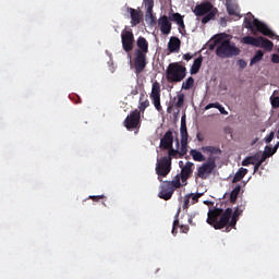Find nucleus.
<instances>
[{"label": "nucleus", "mask_w": 279, "mask_h": 279, "mask_svg": "<svg viewBox=\"0 0 279 279\" xmlns=\"http://www.w3.org/2000/svg\"><path fill=\"white\" fill-rule=\"evenodd\" d=\"M243 210H245L243 205L235 207L234 210L230 207L226 211L221 208L210 209L207 214V223L215 230H223V228H226V232H230L232 228L236 230V223L239 217L243 215Z\"/></svg>", "instance_id": "obj_1"}, {"label": "nucleus", "mask_w": 279, "mask_h": 279, "mask_svg": "<svg viewBox=\"0 0 279 279\" xmlns=\"http://www.w3.org/2000/svg\"><path fill=\"white\" fill-rule=\"evenodd\" d=\"M203 154H209L207 162H204L201 167L197 168L195 172V180L201 178V180H208L210 174L217 168V163L215 162V158L213 156L221 154V149L215 146H203L202 148Z\"/></svg>", "instance_id": "obj_2"}, {"label": "nucleus", "mask_w": 279, "mask_h": 279, "mask_svg": "<svg viewBox=\"0 0 279 279\" xmlns=\"http://www.w3.org/2000/svg\"><path fill=\"white\" fill-rule=\"evenodd\" d=\"M137 49L134 51V71L136 75H141L147 68V53H149V41L143 36L136 40Z\"/></svg>", "instance_id": "obj_3"}, {"label": "nucleus", "mask_w": 279, "mask_h": 279, "mask_svg": "<svg viewBox=\"0 0 279 279\" xmlns=\"http://www.w3.org/2000/svg\"><path fill=\"white\" fill-rule=\"evenodd\" d=\"M226 34H220L216 36L215 45H216V56L218 58H234V56L241 54V49L236 47V44L230 41V39H226Z\"/></svg>", "instance_id": "obj_4"}, {"label": "nucleus", "mask_w": 279, "mask_h": 279, "mask_svg": "<svg viewBox=\"0 0 279 279\" xmlns=\"http://www.w3.org/2000/svg\"><path fill=\"white\" fill-rule=\"evenodd\" d=\"M244 27L246 29H251V32H259L263 36H267L272 40H279V36L267 26V24L260 22L258 19H255L252 13H248L247 16L244 19Z\"/></svg>", "instance_id": "obj_5"}, {"label": "nucleus", "mask_w": 279, "mask_h": 279, "mask_svg": "<svg viewBox=\"0 0 279 279\" xmlns=\"http://www.w3.org/2000/svg\"><path fill=\"white\" fill-rule=\"evenodd\" d=\"M217 12H219V10L215 8V5L210 3V1H204L201 4H196L193 10L195 16H203L201 21L203 25H206V23H210V21H215Z\"/></svg>", "instance_id": "obj_6"}, {"label": "nucleus", "mask_w": 279, "mask_h": 279, "mask_svg": "<svg viewBox=\"0 0 279 279\" xmlns=\"http://www.w3.org/2000/svg\"><path fill=\"white\" fill-rule=\"evenodd\" d=\"M160 191L158 197L169 202L173 197L177 189H182V182H180V174L173 177L172 181H160Z\"/></svg>", "instance_id": "obj_7"}, {"label": "nucleus", "mask_w": 279, "mask_h": 279, "mask_svg": "<svg viewBox=\"0 0 279 279\" xmlns=\"http://www.w3.org/2000/svg\"><path fill=\"white\" fill-rule=\"evenodd\" d=\"M166 77L170 84H178L186 77V66L180 62L170 63L166 70Z\"/></svg>", "instance_id": "obj_8"}, {"label": "nucleus", "mask_w": 279, "mask_h": 279, "mask_svg": "<svg viewBox=\"0 0 279 279\" xmlns=\"http://www.w3.org/2000/svg\"><path fill=\"white\" fill-rule=\"evenodd\" d=\"M171 157H161L156 165V173L159 182H162V178H167L168 173H171Z\"/></svg>", "instance_id": "obj_9"}, {"label": "nucleus", "mask_w": 279, "mask_h": 279, "mask_svg": "<svg viewBox=\"0 0 279 279\" xmlns=\"http://www.w3.org/2000/svg\"><path fill=\"white\" fill-rule=\"evenodd\" d=\"M123 125L126 130H141V111L138 109L131 111L124 119Z\"/></svg>", "instance_id": "obj_10"}, {"label": "nucleus", "mask_w": 279, "mask_h": 279, "mask_svg": "<svg viewBox=\"0 0 279 279\" xmlns=\"http://www.w3.org/2000/svg\"><path fill=\"white\" fill-rule=\"evenodd\" d=\"M121 43L125 53H131V51H134V33L132 32V28H124L122 31Z\"/></svg>", "instance_id": "obj_11"}, {"label": "nucleus", "mask_w": 279, "mask_h": 279, "mask_svg": "<svg viewBox=\"0 0 279 279\" xmlns=\"http://www.w3.org/2000/svg\"><path fill=\"white\" fill-rule=\"evenodd\" d=\"M180 136H181V155L184 156L189 151V131L186 129V116L181 117V126H180Z\"/></svg>", "instance_id": "obj_12"}, {"label": "nucleus", "mask_w": 279, "mask_h": 279, "mask_svg": "<svg viewBox=\"0 0 279 279\" xmlns=\"http://www.w3.org/2000/svg\"><path fill=\"white\" fill-rule=\"evenodd\" d=\"M179 165L181 168V173L179 174L180 181L182 182V186H186V184H189V178L193 175V167H195V165L191 161H187L185 166H183L184 162L180 161Z\"/></svg>", "instance_id": "obj_13"}, {"label": "nucleus", "mask_w": 279, "mask_h": 279, "mask_svg": "<svg viewBox=\"0 0 279 279\" xmlns=\"http://www.w3.org/2000/svg\"><path fill=\"white\" fill-rule=\"evenodd\" d=\"M128 12L131 16V25L132 27H136V25H141V22L143 21V13L141 10L129 8Z\"/></svg>", "instance_id": "obj_14"}, {"label": "nucleus", "mask_w": 279, "mask_h": 279, "mask_svg": "<svg viewBox=\"0 0 279 279\" xmlns=\"http://www.w3.org/2000/svg\"><path fill=\"white\" fill-rule=\"evenodd\" d=\"M170 21H173L179 26V32L184 36L186 34V25H184V17L180 13H172Z\"/></svg>", "instance_id": "obj_15"}, {"label": "nucleus", "mask_w": 279, "mask_h": 279, "mask_svg": "<svg viewBox=\"0 0 279 279\" xmlns=\"http://www.w3.org/2000/svg\"><path fill=\"white\" fill-rule=\"evenodd\" d=\"M160 147L161 149H171L173 147V131L169 130L165 133L160 140Z\"/></svg>", "instance_id": "obj_16"}, {"label": "nucleus", "mask_w": 279, "mask_h": 279, "mask_svg": "<svg viewBox=\"0 0 279 279\" xmlns=\"http://www.w3.org/2000/svg\"><path fill=\"white\" fill-rule=\"evenodd\" d=\"M158 25L160 27L161 34H165V36H168V34H171V22L169 21V17L167 15H162L158 20Z\"/></svg>", "instance_id": "obj_17"}, {"label": "nucleus", "mask_w": 279, "mask_h": 279, "mask_svg": "<svg viewBox=\"0 0 279 279\" xmlns=\"http://www.w3.org/2000/svg\"><path fill=\"white\" fill-rule=\"evenodd\" d=\"M180 45H182L180 38L171 37L168 43V50L170 51V53H178V51H180Z\"/></svg>", "instance_id": "obj_18"}, {"label": "nucleus", "mask_w": 279, "mask_h": 279, "mask_svg": "<svg viewBox=\"0 0 279 279\" xmlns=\"http://www.w3.org/2000/svg\"><path fill=\"white\" fill-rule=\"evenodd\" d=\"M204 62V57L199 56L196 58L190 69L191 75H197L199 73V69H202V64Z\"/></svg>", "instance_id": "obj_19"}, {"label": "nucleus", "mask_w": 279, "mask_h": 279, "mask_svg": "<svg viewBox=\"0 0 279 279\" xmlns=\"http://www.w3.org/2000/svg\"><path fill=\"white\" fill-rule=\"evenodd\" d=\"M257 47H262V49H265L266 51H271L274 49V43L263 36H259Z\"/></svg>", "instance_id": "obj_20"}, {"label": "nucleus", "mask_w": 279, "mask_h": 279, "mask_svg": "<svg viewBox=\"0 0 279 279\" xmlns=\"http://www.w3.org/2000/svg\"><path fill=\"white\" fill-rule=\"evenodd\" d=\"M146 8V16L150 19V25L154 26L156 25L157 21L156 17L154 16V3L151 4H144Z\"/></svg>", "instance_id": "obj_21"}, {"label": "nucleus", "mask_w": 279, "mask_h": 279, "mask_svg": "<svg viewBox=\"0 0 279 279\" xmlns=\"http://www.w3.org/2000/svg\"><path fill=\"white\" fill-rule=\"evenodd\" d=\"M246 175L247 169L240 168L232 179L233 184H236V182H241V180H243Z\"/></svg>", "instance_id": "obj_22"}, {"label": "nucleus", "mask_w": 279, "mask_h": 279, "mask_svg": "<svg viewBox=\"0 0 279 279\" xmlns=\"http://www.w3.org/2000/svg\"><path fill=\"white\" fill-rule=\"evenodd\" d=\"M227 12L230 16H239V5L232 2H227Z\"/></svg>", "instance_id": "obj_23"}, {"label": "nucleus", "mask_w": 279, "mask_h": 279, "mask_svg": "<svg viewBox=\"0 0 279 279\" xmlns=\"http://www.w3.org/2000/svg\"><path fill=\"white\" fill-rule=\"evenodd\" d=\"M243 45H252V47H258V37L245 36L241 39Z\"/></svg>", "instance_id": "obj_24"}, {"label": "nucleus", "mask_w": 279, "mask_h": 279, "mask_svg": "<svg viewBox=\"0 0 279 279\" xmlns=\"http://www.w3.org/2000/svg\"><path fill=\"white\" fill-rule=\"evenodd\" d=\"M190 154L195 162H205L206 160V157L197 149H192Z\"/></svg>", "instance_id": "obj_25"}, {"label": "nucleus", "mask_w": 279, "mask_h": 279, "mask_svg": "<svg viewBox=\"0 0 279 279\" xmlns=\"http://www.w3.org/2000/svg\"><path fill=\"white\" fill-rule=\"evenodd\" d=\"M264 56H265V52H263V50H257L255 56L251 59L250 65L254 66V64H257V62H260Z\"/></svg>", "instance_id": "obj_26"}, {"label": "nucleus", "mask_w": 279, "mask_h": 279, "mask_svg": "<svg viewBox=\"0 0 279 279\" xmlns=\"http://www.w3.org/2000/svg\"><path fill=\"white\" fill-rule=\"evenodd\" d=\"M239 193H241V185H236L232 191H231V194H230V203L231 204H235L236 203V199L239 197Z\"/></svg>", "instance_id": "obj_27"}, {"label": "nucleus", "mask_w": 279, "mask_h": 279, "mask_svg": "<svg viewBox=\"0 0 279 279\" xmlns=\"http://www.w3.org/2000/svg\"><path fill=\"white\" fill-rule=\"evenodd\" d=\"M195 85V78L193 76H190L189 78L185 80V82L182 83V88L183 90H191L193 86Z\"/></svg>", "instance_id": "obj_28"}, {"label": "nucleus", "mask_w": 279, "mask_h": 279, "mask_svg": "<svg viewBox=\"0 0 279 279\" xmlns=\"http://www.w3.org/2000/svg\"><path fill=\"white\" fill-rule=\"evenodd\" d=\"M150 97H160V83L158 81L153 84Z\"/></svg>", "instance_id": "obj_29"}, {"label": "nucleus", "mask_w": 279, "mask_h": 279, "mask_svg": "<svg viewBox=\"0 0 279 279\" xmlns=\"http://www.w3.org/2000/svg\"><path fill=\"white\" fill-rule=\"evenodd\" d=\"M154 107L158 112H162V105H160V96H150Z\"/></svg>", "instance_id": "obj_30"}, {"label": "nucleus", "mask_w": 279, "mask_h": 279, "mask_svg": "<svg viewBox=\"0 0 279 279\" xmlns=\"http://www.w3.org/2000/svg\"><path fill=\"white\" fill-rule=\"evenodd\" d=\"M257 160H258V157L251 156V157L245 158L242 161V165H243V167H248V165H256Z\"/></svg>", "instance_id": "obj_31"}, {"label": "nucleus", "mask_w": 279, "mask_h": 279, "mask_svg": "<svg viewBox=\"0 0 279 279\" xmlns=\"http://www.w3.org/2000/svg\"><path fill=\"white\" fill-rule=\"evenodd\" d=\"M147 108H149V99H146L144 101H141L140 99V105H138V112H145V110H147Z\"/></svg>", "instance_id": "obj_32"}, {"label": "nucleus", "mask_w": 279, "mask_h": 279, "mask_svg": "<svg viewBox=\"0 0 279 279\" xmlns=\"http://www.w3.org/2000/svg\"><path fill=\"white\" fill-rule=\"evenodd\" d=\"M202 195H203L202 193H196V194L191 193V194H187V197L190 199H192L191 204H197V202H199V197H202Z\"/></svg>", "instance_id": "obj_33"}, {"label": "nucleus", "mask_w": 279, "mask_h": 279, "mask_svg": "<svg viewBox=\"0 0 279 279\" xmlns=\"http://www.w3.org/2000/svg\"><path fill=\"white\" fill-rule=\"evenodd\" d=\"M178 101L174 104L175 108H182L184 106V94H179L177 96Z\"/></svg>", "instance_id": "obj_34"}, {"label": "nucleus", "mask_w": 279, "mask_h": 279, "mask_svg": "<svg viewBox=\"0 0 279 279\" xmlns=\"http://www.w3.org/2000/svg\"><path fill=\"white\" fill-rule=\"evenodd\" d=\"M179 151L173 149V147L168 148V156H165L163 158H175L178 156Z\"/></svg>", "instance_id": "obj_35"}, {"label": "nucleus", "mask_w": 279, "mask_h": 279, "mask_svg": "<svg viewBox=\"0 0 279 279\" xmlns=\"http://www.w3.org/2000/svg\"><path fill=\"white\" fill-rule=\"evenodd\" d=\"M270 104H271L272 108H279V97L278 96H276V97L271 96L270 97Z\"/></svg>", "instance_id": "obj_36"}, {"label": "nucleus", "mask_w": 279, "mask_h": 279, "mask_svg": "<svg viewBox=\"0 0 279 279\" xmlns=\"http://www.w3.org/2000/svg\"><path fill=\"white\" fill-rule=\"evenodd\" d=\"M264 154L268 157L271 158V156H274V154H276V151H274V148H271L270 146H266Z\"/></svg>", "instance_id": "obj_37"}, {"label": "nucleus", "mask_w": 279, "mask_h": 279, "mask_svg": "<svg viewBox=\"0 0 279 279\" xmlns=\"http://www.w3.org/2000/svg\"><path fill=\"white\" fill-rule=\"evenodd\" d=\"M189 206H191V198H189V196L185 195L184 203H183V210H189Z\"/></svg>", "instance_id": "obj_38"}, {"label": "nucleus", "mask_w": 279, "mask_h": 279, "mask_svg": "<svg viewBox=\"0 0 279 279\" xmlns=\"http://www.w3.org/2000/svg\"><path fill=\"white\" fill-rule=\"evenodd\" d=\"M236 64H238V66H239L241 70H243V69H245V66H247V62H245V60H243V59L238 60V61H236Z\"/></svg>", "instance_id": "obj_39"}, {"label": "nucleus", "mask_w": 279, "mask_h": 279, "mask_svg": "<svg viewBox=\"0 0 279 279\" xmlns=\"http://www.w3.org/2000/svg\"><path fill=\"white\" fill-rule=\"evenodd\" d=\"M274 136H276V134L274 132H270L268 136H266L265 138V143L267 145H269V143H271L274 141Z\"/></svg>", "instance_id": "obj_40"}, {"label": "nucleus", "mask_w": 279, "mask_h": 279, "mask_svg": "<svg viewBox=\"0 0 279 279\" xmlns=\"http://www.w3.org/2000/svg\"><path fill=\"white\" fill-rule=\"evenodd\" d=\"M178 217H180V208L178 209V213L175 215L172 228H178V226H180V220L178 219Z\"/></svg>", "instance_id": "obj_41"}, {"label": "nucleus", "mask_w": 279, "mask_h": 279, "mask_svg": "<svg viewBox=\"0 0 279 279\" xmlns=\"http://www.w3.org/2000/svg\"><path fill=\"white\" fill-rule=\"evenodd\" d=\"M180 230H181V232H183V234H187L189 230H191V229H190L189 225H181Z\"/></svg>", "instance_id": "obj_42"}, {"label": "nucleus", "mask_w": 279, "mask_h": 279, "mask_svg": "<svg viewBox=\"0 0 279 279\" xmlns=\"http://www.w3.org/2000/svg\"><path fill=\"white\" fill-rule=\"evenodd\" d=\"M216 108L217 110H219L220 114H228V111H226V108H223L221 104L218 102V106Z\"/></svg>", "instance_id": "obj_43"}, {"label": "nucleus", "mask_w": 279, "mask_h": 279, "mask_svg": "<svg viewBox=\"0 0 279 279\" xmlns=\"http://www.w3.org/2000/svg\"><path fill=\"white\" fill-rule=\"evenodd\" d=\"M195 54L185 53L183 54V60H186V62H189L190 60H193Z\"/></svg>", "instance_id": "obj_44"}, {"label": "nucleus", "mask_w": 279, "mask_h": 279, "mask_svg": "<svg viewBox=\"0 0 279 279\" xmlns=\"http://www.w3.org/2000/svg\"><path fill=\"white\" fill-rule=\"evenodd\" d=\"M217 106H219V102H211V104H208V105L205 107V110H210V108H217Z\"/></svg>", "instance_id": "obj_45"}, {"label": "nucleus", "mask_w": 279, "mask_h": 279, "mask_svg": "<svg viewBox=\"0 0 279 279\" xmlns=\"http://www.w3.org/2000/svg\"><path fill=\"white\" fill-rule=\"evenodd\" d=\"M105 195H98V196H89V199H93V202H97L98 199H105Z\"/></svg>", "instance_id": "obj_46"}, {"label": "nucleus", "mask_w": 279, "mask_h": 279, "mask_svg": "<svg viewBox=\"0 0 279 279\" xmlns=\"http://www.w3.org/2000/svg\"><path fill=\"white\" fill-rule=\"evenodd\" d=\"M271 62H274V64H279V54H272Z\"/></svg>", "instance_id": "obj_47"}, {"label": "nucleus", "mask_w": 279, "mask_h": 279, "mask_svg": "<svg viewBox=\"0 0 279 279\" xmlns=\"http://www.w3.org/2000/svg\"><path fill=\"white\" fill-rule=\"evenodd\" d=\"M255 166H254V173H256V171H258V169H260V166L263 165V163H260V161H255V163H254Z\"/></svg>", "instance_id": "obj_48"}, {"label": "nucleus", "mask_w": 279, "mask_h": 279, "mask_svg": "<svg viewBox=\"0 0 279 279\" xmlns=\"http://www.w3.org/2000/svg\"><path fill=\"white\" fill-rule=\"evenodd\" d=\"M267 158H269V157L266 156V155L263 153L260 159H259V160L257 159V161L260 162V165H263V162H265V160H267Z\"/></svg>", "instance_id": "obj_49"}, {"label": "nucleus", "mask_w": 279, "mask_h": 279, "mask_svg": "<svg viewBox=\"0 0 279 279\" xmlns=\"http://www.w3.org/2000/svg\"><path fill=\"white\" fill-rule=\"evenodd\" d=\"M196 138L199 143H202L204 141V137H202V133H197L196 134Z\"/></svg>", "instance_id": "obj_50"}, {"label": "nucleus", "mask_w": 279, "mask_h": 279, "mask_svg": "<svg viewBox=\"0 0 279 279\" xmlns=\"http://www.w3.org/2000/svg\"><path fill=\"white\" fill-rule=\"evenodd\" d=\"M151 3H154V0H143V5Z\"/></svg>", "instance_id": "obj_51"}, {"label": "nucleus", "mask_w": 279, "mask_h": 279, "mask_svg": "<svg viewBox=\"0 0 279 279\" xmlns=\"http://www.w3.org/2000/svg\"><path fill=\"white\" fill-rule=\"evenodd\" d=\"M167 112H168V114H171V112H173V106H169L167 108Z\"/></svg>", "instance_id": "obj_52"}, {"label": "nucleus", "mask_w": 279, "mask_h": 279, "mask_svg": "<svg viewBox=\"0 0 279 279\" xmlns=\"http://www.w3.org/2000/svg\"><path fill=\"white\" fill-rule=\"evenodd\" d=\"M278 147H279V142H277V144L274 146V151H278Z\"/></svg>", "instance_id": "obj_53"}, {"label": "nucleus", "mask_w": 279, "mask_h": 279, "mask_svg": "<svg viewBox=\"0 0 279 279\" xmlns=\"http://www.w3.org/2000/svg\"><path fill=\"white\" fill-rule=\"evenodd\" d=\"M172 234H178V229L175 227H172Z\"/></svg>", "instance_id": "obj_54"}, {"label": "nucleus", "mask_w": 279, "mask_h": 279, "mask_svg": "<svg viewBox=\"0 0 279 279\" xmlns=\"http://www.w3.org/2000/svg\"><path fill=\"white\" fill-rule=\"evenodd\" d=\"M75 104H82V98H78L77 96V101H75Z\"/></svg>", "instance_id": "obj_55"}, {"label": "nucleus", "mask_w": 279, "mask_h": 279, "mask_svg": "<svg viewBox=\"0 0 279 279\" xmlns=\"http://www.w3.org/2000/svg\"><path fill=\"white\" fill-rule=\"evenodd\" d=\"M189 223L193 225V218H189Z\"/></svg>", "instance_id": "obj_56"}]
</instances>
